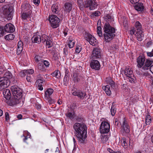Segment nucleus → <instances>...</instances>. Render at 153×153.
I'll return each instance as SVG.
<instances>
[{
    "label": "nucleus",
    "mask_w": 153,
    "mask_h": 153,
    "mask_svg": "<svg viewBox=\"0 0 153 153\" xmlns=\"http://www.w3.org/2000/svg\"><path fill=\"white\" fill-rule=\"evenodd\" d=\"M73 128L75 136L77 137L78 141L81 143H87V127L83 123H76L74 125Z\"/></svg>",
    "instance_id": "1"
},
{
    "label": "nucleus",
    "mask_w": 153,
    "mask_h": 153,
    "mask_svg": "<svg viewBox=\"0 0 153 153\" xmlns=\"http://www.w3.org/2000/svg\"><path fill=\"white\" fill-rule=\"evenodd\" d=\"M103 29L105 33L103 34L105 40L106 42H109L116 36L114 34L116 30L108 23H105Z\"/></svg>",
    "instance_id": "2"
},
{
    "label": "nucleus",
    "mask_w": 153,
    "mask_h": 153,
    "mask_svg": "<svg viewBox=\"0 0 153 153\" xmlns=\"http://www.w3.org/2000/svg\"><path fill=\"white\" fill-rule=\"evenodd\" d=\"M2 9L4 17L8 20L11 19L13 14V7L9 4H6L3 7Z\"/></svg>",
    "instance_id": "3"
},
{
    "label": "nucleus",
    "mask_w": 153,
    "mask_h": 153,
    "mask_svg": "<svg viewBox=\"0 0 153 153\" xmlns=\"http://www.w3.org/2000/svg\"><path fill=\"white\" fill-rule=\"evenodd\" d=\"M49 21L52 27L55 28L59 26L60 19L56 16L51 15L49 16Z\"/></svg>",
    "instance_id": "4"
},
{
    "label": "nucleus",
    "mask_w": 153,
    "mask_h": 153,
    "mask_svg": "<svg viewBox=\"0 0 153 153\" xmlns=\"http://www.w3.org/2000/svg\"><path fill=\"white\" fill-rule=\"evenodd\" d=\"M99 5L96 0H86L85 1V8H87L90 10H94L97 9Z\"/></svg>",
    "instance_id": "5"
},
{
    "label": "nucleus",
    "mask_w": 153,
    "mask_h": 153,
    "mask_svg": "<svg viewBox=\"0 0 153 153\" xmlns=\"http://www.w3.org/2000/svg\"><path fill=\"white\" fill-rule=\"evenodd\" d=\"M110 124L108 120L102 122L100 128V131L101 134L107 133L110 131Z\"/></svg>",
    "instance_id": "6"
},
{
    "label": "nucleus",
    "mask_w": 153,
    "mask_h": 153,
    "mask_svg": "<svg viewBox=\"0 0 153 153\" xmlns=\"http://www.w3.org/2000/svg\"><path fill=\"white\" fill-rule=\"evenodd\" d=\"M10 81L8 78L0 77V90L7 88L10 85Z\"/></svg>",
    "instance_id": "7"
},
{
    "label": "nucleus",
    "mask_w": 153,
    "mask_h": 153,
    "mask_svg": "<svg viewBox=\"0 0 153 153\" xmlns=\"http://www.w3.org/2000/svg\"><path fill=\"white\" fill-rule=\"evenodd\" d=\"M11 89L13 96H17L18 99H20L22 98V91L17 86H12Z\"/></svg>",
    "instance_id": "8"
},
{
    "label": "nucleus",
    "mask_w": 153,
    "mask_h": 153,
    "mask_svg": "<svg viewBox=\"0 0 153 153\" xmlns=\"http://www.w3.org/2000/svg\"><path fill=\"white\" fill-rule=\"evenodd\" d=\"M142 27L141 24L139 22L137 21L135 23V27H132L130 30V34L132 35L135 33V32H138L142 31Z\"/></svg>",
    "instance_id": "9"
},
{
    "label": "nucleus",
    "mask_w": 153,
    "mask_h": 153,
    "mask_svg": "<svg viewBox=\"0 0 153 153\" xmlns=\"http://www.w3.org/2000/svg\"><path fill=\"white\" fill-rule=\"evenodd\" d=\"M121 131L123 133L124 132L126 133H128L130 132V127L127 120L124 118L122 124L121 126Z\"/></svg>",
    "instance_id": "10"
},
{
    "label": "nucleus",
    "mask_w": 153,
    "mask_h": 153,
    "mask_svg": "<svg viewBox=\"0 0 153 153\" xmlns=\"http://www.w3.org/2000/svg\"><path fill=\"white\" fill-rule=\"evenodd\" d=\"M146 60L143 54L140 55L137 59V66L139 68H142L144 64L145 61Z\"/></svg>",
    "instance_id": "11"
},
{
    "label": "nucleus",
    "mask_w": 153,
    "mask_h": 153,
    "mask_svg": "<svg viewBox=\"0 0 153 153\" xmlns=\"http://www.w3.org/2000/svg\"><path fill=\"white\" fill-rule=\"evenodd\" d=\"M101 57L100 50L96 48H94L92 52V59H99L101 58Z\"/></svg>",
    "instance_id": "12"
},
{
    "label": "nucleus",
    "mask_w": 153,
    "mask_h": 153,
    "mask_svg": "<svg viewBox=\"0 0 153 153\" xmlns=\"http://www.w3.org/2000/svg\"><path fill=\"white\" fill-rule=\"evenodd\" d=\"M91 68L93 69L98 70L100 69V65L99 62L96 60H92L90 64Z\"/></svg>",
    "instance_id": "13"
},
{
    "label": "nucleus",
    "mask_w": 153,
    "mask_h": 153,
    "mask_svg": "<svg viewBox=\"0 0 153 153\" xmlns=\"http://www.w3.org/2000/svg\"><path fill=\"white\" fill-rule=\"evenodd\" d=\"M4 29L5 32L8 33H13L15 30L14 25L10 23L6 24L4 27Z\"/></svg>",
    "instance_id": "14"
},
{
    "label": "nucleus",
    "mask_w": 153,
    "mask_h": 153,
    "mask_svg": "<svg viewBox=\"0 0 153 153\" xmlns=\"http://www.w3.org/2000/svg\"><path fill=\"white\" fill-rule=\"evenodd\" d=\"M17 98V96H13L9 100L10 102V104L11 106H14L19 104L20 102V99H18Z\"/></svg>",
    "instance_id": "15"
},
{
    "label": "nucleus",
    "mask_w": 153,
    "mask_h": 153,
    "mask_svg": "<svg viewBox=\"0 0 153 153\" xmlns=\"http://www.w3.org/2000/svg\"><path fill=\"white\" fill-rule=\"evenodd\" d=\"M153 62V61L150 60L148 59H146V60L145 63L144 62V64L142 68V69L144 71L150 69V67L151 66Z\"/></svg>",
    "instance_id": "16"
},
{
    "label": "nucleus",
    "mask_w": 153,
    "mask_h": 153,
    "mask_svg": "<svg viewBox=\"0 0 153 153\" xmlns=\"http://www.w3.org/2000/svg\"><path fill=\"white\" fill-rule=\"evenodd\" d=\"M74 110L72 107H70L69 109L68 110V112L66 114L67 117L71 120H73L74 118Z\"/></svg>",
    "instance_id": "17"
},
{
    "label": "nucleus",
    "mask_w": 153,
    "mask_h": 153,
    "mask_svg": "<svg viewBox=\"0 0 153 153\" xmlns=\"http://www.w3.org/2000/svg\"><path fill=\"white\" fill-rule=\"evenodd\" d=\"M72 94L75 96H77L80 99H84L86 95L85 92L79 91H74L73 93Z\"/></svg>",
    "instance_id": "18"
},
{
    "label": "nucleus",
    "mask_w": 153,
    "mask_h": 153,
    "mask_svg": "<svg viewBox=\"0 0 153 153\" xmlns=\"http://www.w3.org/2000/svg\"><path fill=\"white\" fill-rule=\"evenodd\" d=\"M32 13V10H29L27 12H22L21 15V17L23 20H25L27 18H30Z\"/></svg>",
    "instance_id": "19"
},
{
    "label": "nucleus",
    "mask_w": 153,
    "mask_h": 153,
    "mask_svg": "<svg viewBox=\"0 0 153 153\" xmlns=\"http://www.w3.org/2000/svg\"><path fill=\"white\" fill-rule=\"evenodd\" d=\"M72 4L71 3L66 2L64 5L63 9L67 13H69L72 10Z\"/></svg>",
    "instance_id": "20"
},
{
    "label": "nucleus",
    "mask_w": 153,
    "mask_h": 153,
    "mask_svg": "<svg viewBox=\"0 0 153 153\" xmlns=\"http://www.w3.org/2000/svg\"><path fill=\"white\" fill-rule=\"evenodd\" d=\"M31 40L33 43L39 44L41 41L40 36L39 35H34L32 38Z\"/></svg>",
    "instance_id": "21"
},
{
    "label": "nucleus",
    "mask_w": 153,
    "mask_h": 153,
    "mask_svg": "<svg viewBox=\"0 0 153 153\" xmlns=\"http://www.w3.org/2000/svg\"><path fill=\"white\" fill-rule=\"evenodd\" d=\"M4 97L7 100H9L11 98L10 91L8 89L4 90L3 92Z\"/></svg>",
    "instance_id": "22"
},
{
    "label": "nucleus",
    "mask_w": 153,
    "mask_h": 153,
    "mask_svg": "<svg viewBox=\"0 0 153 153\" xmlns=\"http://www.w3.org/2000/svg\"><path fill=\"white\" fill-rule=\"evenodd\" d=\"M73 76L74 81L75 83L79 82L82 78V76L77 72H75Z\"/></svg>",
    "instance_id": "23"
},
{
    "label": "nucleus",
    "mask_w": 153,
    "mask_h": 153,
    "mask_svg": "<svg viewBox=\"0 0 153 153\" xmlns=\"http://www.w3.org/2000/svg\"><path fill=\"white\" fill-rule=\"evenodd\" d=\"M22 12H27L29 11V10H32L30 5L27 3L22 5Z\"/></svg>",
    "instance_id": "24"
},
{
    "label": "nucleus",
    "mask_w": 153,
    "mask_h": 153,
    "mask_svg": "<svg viewBox=\"0 0 153 153\" xmlns=\"http://www.w3.org/2000/svg\"><path fill=\"white\" fill-rule=\"evenodd\" d=\"M101 25V20L99 19L97 23V34H98L99 37H102L103 36L102 31V28L100 26Z\"/></svg>",
    "instance_id": "25"
},
{
    "label": "nucleus",
    "mask_w": 153,
    "mask_h": 153,
    "mask_svg": "<svg viewBox=\"0 0 153 153\" xmlns=\"http://www.w3.org/2000/svg\"><path fill=\"white\" fill-rule=\"evenodd\" d=\"M134 7L135 9L138 11L142 12L144 9V6L142 3H138Z\"/></svg>",
    "instance_id": "26"
},
{
    "label": "nucleus",
    "mask_w": 153,
    "mask_h": 153,
    "mask_svg": "<svg viewBox=\"0 0 153 153\" xmlns=\"http://www.w3.org/2000/svg\"><path fill=\"white\" fill-rule=\"evenodd\" d=\"M51 10L53 13L57 14L59 11L58 4L56 3L53 4L51 7Z\"/></svg>",
    "instance_id": "27"
},
{
    "label": "nucleus",
    "mask_w": 153,
    "mask_h": 153,
    "mask_svg": "<svg viewBox=\"0 0 153 153\" xmlns=\"http://www.w3.org/2000/svg\"><path fill=\"white\" fill-rule=\"evenodd\" d=\"M68 71L66 70L65 72V74L63 79L64 85L65 86H67L69 80V75L68 74Z\"/></svg>",
    "instance_id": "28"
},
{
    "label": "nucleus",
    "mask_w": 153,
    "mask_h": 153,
    "mask_svg": "<svg viewBox=\"0 0 153 153\" xmlns=\"http://www.w3.org/2000/svg\"><path fill=\"white\" fill-rule=\"evenodd\" d=\"M48 37H46V40L45 41H46V45L48 46V48H50L51 47L52 45V39L50 37H49L48 36H47Z\"/></svg>",
    "instance_id": "29"
},
{
    "label": "nucleus",
    "mask_w": 153,
    "mask_h": 153,
    "mask_svg": "<svg viewBox=\"0 0 153 153\" xmlns=\"http://www.w3.org/2000/svg\"><path fill=\"white\" fill-rule=\"evenodd\" d=\"M142 31L138 32H135L134 34L137 37V40L139 41H141L143 39V37L144 36V35Z\"/></svg>",
    "instance_id": "30"
},
{
    "label": "nucleus",
    "mask_w": 153,
    "mask_h": 153,
    "mask_svg": "<svg viewBox=\"0 0 153 153\" xmlns=\"http://www.w3.org/2000/svg\"><path fill=\"white\" fill-rule=\"evenodd\" d=\"M103 18L104 20L106 22V23L111 22L113 20V19L109 14H107L106 15L104 16Z\"/></svg>",
    "instance_id": "31"
},
{
    "label": "nucleus",
    "mask_w": 153,
    "mask_h": 153,
    "mask_svg": "<svg viewBox=\"0 0 153 153\" xmlns=\"http://www.w3.org/2000/svg\"><path fill=\"white\" fill-rule=\"evenodd\" d=\"M124 73L127 77H129L130 76H132L133 74V71L128 68H126L125 70L123 71Z\"/></svg>",
    "instance_id": "32"
},
{
    "label": "nucleus",
    "mask_w": 153,
    "mask_h": 153,
    "mask_svg": "<svg viewBox=\"0 0 153 153\" xmlns=\"http://www.w3.org/2000/svg\"><path fill=\"white\" fill-rule=\"evenodd\" d=\"M102 89L105 91L106 94L108 96L111 95V91L110 90V86L109 85H107L102 87Z\"/></svg>",
    "instance_id": "33"
},
{
    "label": "nucleus",
    "mask_w": 153,
    "mask_h": 153,
    "mask_svg": "<svg viewBox=\"0 0 153 153\" xmlns=\"http://www.w3.org/2000/svg\"><path fill=\"white\" fill-rule=\"evenodd\" d=\"M149 113L148 112L145 118V123L146 125H149L151 123L152 118L151 117L149 114Z\"/></svg>",
    "instance_id": "34"
},
{
    "label": "nucleus",
    "mask_w": 153,
    "mask_h": 153,
    "mask_svg": "<svg viewBox=\"0 0 153 153\" xmlns=\"http://www.w3.org/2000/svg\"><path fill=\"white\" fill-rule=\"evenodd\" d=\"M53 92V90L51 88H48L45 91V97H49Z\"/></svg>",
    "instance_id": "35"
},
{
    "label": "nucleus",
    "mask_w": 153,
    "mask_h": 153,
    "mask_svg": "<svg viewBox=\"0 0 153 153\" xmlns=\"http://www.w3.org/2000/svg\"><path fill=\"white\" fill-rule=\"evenodd\" d=\"M38 68L42 72H45L46 71V68L42 63L40 62L39 63L38 65Z\"/></svg>",
    "instance_id": "36"
},
{
    "label": "nucleus",
    "mask_w": 153,
    "mask_h": 153,
    "mask_svg": "<svg viewBox=\"0 0 153 153\" xmlns=\"http://www.w3.org/2000/svg\"><path fill=\"white\" fill-rule=\"evenodd\" d=\"M101 13L99 11H96L92 12L90 15V16L92 18H94L96 17L100 16L101 15Z\"/></svg>",
    "instance_id": "37"
},
{
    "label": "nucleus",
    "mask_w": 153,
    "mask_h": 153,
    "mask_svg": "<svg viewBox=\"0 0 153 153\" xmlns=\"http://www.w3.org/2000/svg\"><path fill=\"white\" fill-rule=\"evenodd\" d=\"M45 81H40L39 80H37L36 82L38 83V88L39 90L42 91L43 89L42 87V84Z\"/></svg>",
    "instance_id": "38"
},
{
    "label": "nucleus",
    "mask_w": 153,
    "mask_h": 153,
    "mask_svg": "<svg viewBox=\"0 0 153 153\" xmlns=\"http://www.w3.org/2000/svg\"><path fill=\"white\" fill-rule=\"evenodd\" d=\"M121 142L122 145L124 148L126 149L128 147V144L126 141V140L125 138L123 137L122 138L121 140Z\"/></svg>",
    "instance_id": "39"
},
{
    "label": "nucleus",
    "mask_w": 153,
    "mask_h": 153,
    "mask_svg": "<svg viewBox=\"0 0 153 153\" xmlns=\"http://www.w3.org/2000/svg\"><path fill=\"white\" fill-rule=\"evenodd\" d=\"M14 37L15 36L13 34L10 33L5 36L4 38L7 40H12L14 39Z\"/></svg>",
    "instance_id": "40"
},
{
    "label": "nucleus",
    "mask_w": 153,
    "mask_h": 153,
    "mask_svg": "<svg viewBox=\"0 0 153 153\" xmlns=\"http://www.w3.org/2000/svg\"><path fill=\"white\" fill-rule=\"evenodd\" d=\"M51 75L53 76L56 77L57 78H59L60 76V71L58 70L56 71L51 74Z\"/></svg>",
    "instance_id": "41"
},
{
    "label": "nucleus",
    "mask_w": 153,
    "mask_h": 153,
    "mask_svg": "<svg viewBox=\"0 0 153 153\" xmlns=\"http://www.w3.org/2000/svg\"><path fill=\"white\" fill-rule=\"evenodd\" d=\"M96 39L94 36H92V37L90 39V40L88 41L89 42L91 45H96L95 43H96Z\"/></svg>",
    "instance_id": "42"
},
{
    "label": "nucleus",
    "mask_w": 153,
    "mask_h": 153,
    "mask_svg": "<svg viewBox=\"0 0 153 153\" xmlns=\"http://www.w3.org/2000/svg\"><path fill=\"white\" fill-rule=\"evenodd\" d=\"M27 71L26 70H22L19 73V76L22 78L25 77V75L27 74Z\"/></svg>",
    "instance_id": "43"
},
{
    "label": "nucleus",
    "mask_w": 153,
    "mask_h": 153,
    "mask_svg": "<svg viewBox=\"0 0 153 153\" xmlns=\"http://www.w3.org/2000/svg\"><path fill=\"white\" fill-rule=\"evenodd\" d=\"M113 103H112L111 108V115L112 116H114L116 111V108H114V105H113Z\"/></svg>",
    "instance_id": "44"
},
{
    "label": "nucleus",
    "mask_w": 153,
    "mask_h": 153,
    "mask_svg": "<svg viewBox=\"0 0 153 153\" xmlns=\"http://www.w3.org/2000/svg\"><path fill=\"white\" fill-rule=\"evenodd\" d=\"M12 76V74L9 71H7L5 73L3 77L8 78V79H9Z\"/></svg>",
    "instance_id": "45"
},
{
    "label": "nucleus",
    "mask_w": 153,
    "mask_h": 153,
    "mask_svg": "<svg viewBox=\"0 0 153 153\" xmlns=\"http://www.w3.org/2000/svg\"><path fill=\"white\" fill-rule=\"evenodd\" d=\"M4 26L0 25V36H2L5 35Z\"/></svg>",
    "instance_id": "46"
},
{
    "label": "nucleus",
    "mask_w": 153,
    "mask_h": 153,
    "mask_svg": "<svg viewBox=\"0 0 153 153\" xmlns=\"http://www.w3.org/2000/svg\"><path fill=\"white\" fill-rule=\"evenodd\" d=\"M92 36H93L91 34L85 32V37L86 38V40L87 41L89 40L92 37Z\"/></svg>",
    "instance_id": "47"
},
{
    "label": "nucleus",
    "mask_w": 153,
    "mask_h": 153,
    "mask_svg": "<svg viewBox=\"0 0 153 153\" xmlns=\"http://www.w3.org/2000/svg\"><path fill=\"white\" fill-rule=\"evenodd\" d=\"M45 78L44 76L40 74H39L37 75V80H39L40 81H45L44 78Z\"/></svg>",
    "instance_id": "48"
},
{
    "label": "nucleus",
    "mask_w": 153,
    "mask_h": 153,
    "mask_svg": "<svg viewBox=\"0 0 153 153\" xmlns=\"http://www.w3.org/2000/svg\"><path fill=\"white\" fill-rule=\"evenodd\" d=\"M22 136H29V137H31V135L29 132L27 131H25L23 132V134L22 137Z\"/></svg>",
    "instance_id": "49"
},
{
    "label": "nucleus",
    "mask_w": 153,
    "mask_h": 153,
    "mask_svg": "<svg viewBox=\"0 0 153 153\" xmlns=\"http://www.w3.org/2000/svg\"><path fill=\"white\" fill-rule=\"evenodd\" d=\"M45 98L46 99V100L48 101V103L50 104H51L54 102V100L51 98L50 97H45Z\"/></svg>",
    "instance_id": "50"
},
{
    "label": "nucleus",
    "mask_w": 153,
    "mask_h": 153,
    "mask_svg": "<svg viewBox=\"0 0 153 153\" xmlns=\"http://www.w3.org/2000/svg\"><path fill=\"white\" fill-rule=\"evenodd\" d=\"M42 63H43V65H45V66L46 67H49L50 63L49 62L46 60H42L41 61Z\"/></svg>",
    "instance_id": "51"
},
{
    "label": "nucleus",
    "mask_w": 153,
    "mask_h": 153,
    "mask_svg": "<svg viewBox=\"0 0 153 153\" xmlns=\"http://www.w3.org/2000/svg\"><path fill=\"white\" fill-rule=\"evenodd\" d=\"M74 42L71 40H69L68 44L69 47L70 48H71L74 47Z\"/></svg>",
    "instance_id": "52"
},
{
    "label": "nucleus",
    "mask_w": 153,
    "mask_h": 153,
    "mask_svg": "<svg viewBox=\"0 0 153 153\" xmlns=\"http://www.w3.org/2000/svg\"><path fill=\"white\" fill-rule=\"evenodd\" d=\"M112 81L113 80L111 77H108L106 78L105 81L108 84H109L111 82H112Z\"/></svg>",
    "instance_id": "53"
},
{
    "label": "nucleus",
    "mask_w": 153,
    "mask_h": 153,
    "mask_svg": "<svg viewBox=\"0 0 153 153\" xmlns=\"http://www.w3.org/2000/svg\"><path fill=\"white\" fill-rule=\"evenodd\" d=\"M23 47H17V49L16 53L17 55H19L21 53L23 50Z\"/></svg>",
    "instance_id": "54"
},
{
    "label": "nucleus",
    "mask_w": 153,
    "mask_h": 153,
    "mask_svg": "<svg viewBox=\"0 0 153 153\" xmlns=\"http://www.w3.org/2000/svg\"><path fill=\"white\" fill-rule=\"evenodd\" d=\"M41 57L39 55H36L35 57V59L36 62H38L40 60L42 61L43 60L41 59Z\"/></svg>",
    "instance_id": "55"
},
{
    "label": "nucleus",
    "mask_w": 153,
    "mask_h": 153,
    "mask_svg": "<svg viewBox=\"0 0 153 153\" xmlns=\"http://www.w3.org/2000/svg\"><path fill=\"white\" fill-rule=\"evenodd\" d=\"M46 37H48L45 34H43L41 36H40L41 41H43V42H45V40H46Z\"/></svg>",
    "instance_id": "56"
},
{
    "label": "nucleus",
    "mask_w": 153,
    "mask_h": 153,
    "mask_svg": "<svg viewBox=\"0 0 153 153\" xmlns=\"http://www.w3.org/2000/svg\"><path fill=\"white\" fill-rule=\"evenodd\" d=\"M68 48L67 47L65 48H64L63 53L65 56L68 55Z\"/></svg>",
    "instance_id": "57"
},
{
    "label": "nucleus",
    "mask_w": 153,
    "mask_h": 153,
    "mask_svg": "<svg viewBox=\"0 0 153 153\" xmlns=\"http://www.w3.org/2000/svg\"><path fill=\"white\" fill-rule=\"evenodd\" d=\"M5 118L6 121L8 122L10 120L9 115L7 112L5 113Z\"/></svg>",
    "instance_id": "58"
},
{
    "label": "nucleus",
    "mask_w": 153,
    "mask_h": 153,
    "mask_svg": "<svg viewBox=\"0 0 153 153\" xmlns=\"http://www.w3.org/2000/svg\"><path fill=\"white\" fill-rule=\"evenodd\" d=\"M135 77L134 75H133L132 76H130L128 77V79H129L130 81L132 82V81H134V80H135Z\"/></svg>",
    "instance_id": "59"
},
{
    "label": "nucleus",
    "mask_w": 153,
    "mask_h": 153,
    "mask_svg": "<svg viewBox=\"0 0 153 153\" xmlns=\"http://www.w3.org/2000/svg\"><path fill=\"white\" fill-rule=\"evenodd\" d=\"M135 77L134 75H133L132 76H130L128 77V79H129L130 81L132 82V81H134V80H135Z\"/></svg>",
    "instance_id": "60"
},
{
    "label": "nucleus",
    "mask_w": 153,
    "mask_h": 153,
    "mask_svg": "<svg viewBox=\"0 0 153 153\" xmlns=\"http://www.w3.org/2000/svg\"><path fill=\"white\" fill-rule=\"evenodd\" d=\"M26 79L28 82H31L32 81L31 76L30 75H27Z\"/></svg>",
    "instance_id": "61"
},
{
    "label": "nucleus",
    "mask_w": 153,
    "mask_h": 153,
    "mask_svg": "<svg viewBox=\"0 0 153 153\" xmlns=\"http://www.w3.org/2000/svg\"><path fill=\"white\" fill-rule=\"evenodd\" d=\"M23 42L21 41H19L18 43L17 47H23Z\"/></svg>",
    "instance_id": "62"
},
{
    "label": "nucleus",
    "mask_w": 153,
    "mask_h": 153,
    "mask_svg": "<svg viewBox=\"0 0 153 153\" xmlns=\"http://www.w3.org/2000/svg\"><path fill=\"white\" fill-rule=\"evenodd\" d=\"M27 74H28L29 75L30 74H32L34 73V71L32 69L27 70Z\"/></svg>",
    "instance_id": "63"
},
{
    "label": "nucleus",
    "mask_w": 153,
    "mask_h": 153,
    "mask_svg": "<svg viewBox=\"0 0 153 153\" xmlns=\"http://www.w3.org/2000/svg\"><path fill=\"white\" fill-rule=\"evenodd\" d=\"M33 2L35 5L38 6L40 2V0H33Z\"/></svg>",
    "instance_id": "64"
}]
</instances>
